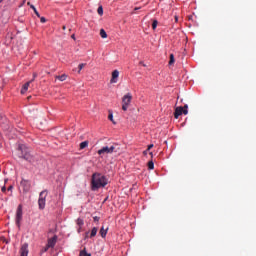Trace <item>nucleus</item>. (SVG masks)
Returning a JSON list of instances; mask_svg holds the SVG:
<instances>
[{
	"mask_svg": "<svg viewBox=\"0 0 256 256\" xmlns=\"http://www.w3.org/2000/svg\"><path fill=\"white\" fill-rule=\"evenodd\" d=\"M109 181L107 180V177L101 173H94L92 175L91 180V187L92 191H97L98 189H101L102 187H105Z\"/></svg>",
	"mask_w": 256,
	"mask_h": 256,
	"instance_id": "nucleus-1",
	"label": "nucleus"
},
{
	"mask_svg": "<svg viewBox=\"0 0 256 256\" xmlns=\"http://www.w3.org/2000/svg\"><path fill=\"white\" fill-rule=\"evenodd\" d=\"M18 151L20 153V159H24V161H28V163H35V157L31 155V150L25 144H19Z\"/></svg>",
	"mask_w": 256,
	"mask_h": 256,
	"instance_id": "nucleus-2",
	"label": "nucleus"
},
{
	"mask_svg": "<svg viewBox=\"0 0 256 256\" xmlns=\"http://www.w3.org/2000/svg\"><path fill=\"white\" fill-rule=\"evenodd\" d=\"M111 153H121V146L119 144H112L111 146H104L98 150L100 157L111 155Z\"/></svg>",
	"mask_w": 256,
	"mask_h": 256,
	"instance_id": "nucleus-3",
	"label": "nucleus"
},
{
	"mask_svg": "<svg viewBox=\"0 0 256 256\" xmlns=\"http://www.w3.org/2000/svg\"><path fill=\"white\" fill-rule=\"evenodd\" d=\"M48 195H49V192L47 190H43L39 194L38 207L41 211H43V209H45V203H46V199H47Z\"/></svg>",
	"mask_w": 256,
	"mask_h": 256,
	"instance_id": "nucleus-4",
	"label": "nucleus"
},
{
	"mask_svg": "<svg viewBox=\"0 0 256 256\" xmlns=\"http://www.w3.org/2000/svg\"><path fill=\"white\" fill-rule=\"evenodd\" d=\"M133 99V95L131 93H127L122 98V110L127 111L129 109V105H131V101Z\"/></svg>",
	"mask_w": 256,
	"mask_h": 256,
	"instance_id": "nucleus-5",
	"label": "nucleus"
},
{
	"mask_svg": "<svg viewBox=\"0 0 256 256\" xmlns=\"http://www.w3.org/2000/svg\"><path fill=\"white\" fill-rule=\"evenodd\" d=\"M23 220V207L21 205L18 206L16 211V225L17 227H21V221Z\"/></svg>",
	"mask_w": 256,
	"mask_h": 256,
	"instance_id": "nucleus-6",
	"label": "nucleus"
},
{
	"mask_svg": "<svg viewBox=\"0 0 256 256\" xmlns=\"http://www.w3.org/2000/svg\"><path fill=\"white\" fill-rule=\"evenodd\" d=\"M20 185L23 188L24 193H28L29 189H31V182H29V180L22 179Z\"/></svg>",
	"mask_w": 256,
	"mask_h": 256,
	"instance_id": "nucleus-7",
	"label": "nucleus"
},
{
	"mask_svg": "<svg viewBox=\"0 0 256 256\" xmlns=\"http://www.w3.org/2000/svg\"><path fill=\"white\" fill-rule=\"evenodd\" d=\"M29 255V244L24 243L20 248V256H28Z\"/></svg>",
	"mask_w": 256,
	"mask_h": 256,
	"instance_id": "nucleus-8",
	"label": "nucleus"
},
{
	"mask_svg": "<svg viewBox=\"0 0 256 256\" xmlns=\"http://www.w3.org/2000/svg\"><path fill=\"white\" fill-rule=\"evenodd\" d=\"M56 244H57V236H54L48 239V242H47L48 247L53 248L55 247Z\"/></svg>",
	"mask_w": 256,
	"mask_h": 256,
	"instance_id": "nucleus-9",
	"label": "nucleus"
},
{
	"mask_svg": "<svg viewBox=\"0 0 256 256\" xmlns=\"http://www.w3.org/2000/svg\"><path fill=\"white\" fill-rule=\"evenodd\" d=\"M118 78H119V70H114L112 72V78L110 80V83H117Z\"/></svg>",
	"mask_w": 256,
	"mask_h": 256,
	"instance_id": "nucleus-10",
	"label": "nucleus"
},
{
	"mask_svg": "<svg viewBox=\"0 0 256 256\" xmlns=\"http://www.w3.org/2000/svg\"><path fill=\"white\" fill-rule=\"evenodd\" d=\"M183 115V107H177L174 112L175 119H179Z\"/></svg>",
	"mask_w": 256,
	"mask_h": 256,
	"instance_id": "nucleus-11",
	"label": "nucleus"
},
{
	"mask_svg": "<svg viewBox=\"0 0 256 256\" xmlns=\"http://www.w3.org/2000/svg\"><path fill=\"white\" fill-rule=\"evenodd\" d=\"M33 80L29 81V82H26L23 86H22V89H21V94L22 95H25V93H27V91L29 90V86L31 85V82Z\"/></svg>",
	"mask_w": 256,
	"mask_h": 256,
	"instance_id": "nucleus-12",
	"label": "nucleus"
},
{
	"mask_svg": "<svg viewBox=\"0 0 256 256\" xmlns=\"http://www.w3.org/2000/svg\"><path fill=\"white\" fill-rule=\"evenodd\" d=\"M107 231H109V228H105V227H101L100 229V235L103 239H105V237H107Z\"/></svg>",
	"mask_w": 256,
	"mask_h": 256,
	"instance_id": "nucleus-13",
	"label": "nucleus"
},
{
	"mask_svg": "<svg viewBox=\"0 0 256 256\" xmlns=\"http://www.w3.org/2000/svg\"><path fill=\"white\" fill-rule=\"evenodd\" d=\"M86 147H89V141H84L80 143V149H85Z\"/></svg>",
	"mask_w": 256,
	"mask_h": 256,
	"instance_id": "nucleus-14",
	"label": "nucleus"
},
{
	"mask_svg": "<svg viewBox=\"0 0 256 256\" xmlns=\"http://www.w3.org/2000/svg\"><path fill=\"white\" fill-rule=\"evenodd\" d=\"M97 231H98L97 227L92 228L90 233V238L95 237V235H97Z\"/></svg>",
	"mask_w": 256,
	"mask_h": 256,
	"instance_id": "nucleus-15",
	"label": "nucleus"
},
{
	"mask_svg": "<svg viewBox=\"0 0 256 256\" xmlns=\"http://www.w3.org/2000/svg\"><path fill=\"white\" fill-rule=\"evenodd\" d=\"M100 37H102V39H107V32H105V29L100 30Z\"/></svg>",
	"mask_w": 256,
	"mask_h": 256,
	"instance_id": "nucleus-16",
	"label": "nucleus"
},
{
	"mask_svg": "<svg viewBox=\"0 0 256 256\" xmlns=\"http://www.w3.org/2000/svg\"><path fill=\"white\" fill-rule=\"evenodd\" d=\"M56 79H58L59 81H66L67 80V75L62 74L60 76H57Z\"/></svg>",
	"mask_w": 256,
	"mask_h": 256,
	"instance_id": "nucleus-17",
	"label": "nucleus"
},
{
	"mask_svg": "<svg viewBox=\"0 0 256 256\" xmlns=\"http://www.w3.org/2000/svg\"><path fill=\"white\" fill-rule=\"evenodd\" d=\"M148 169H150V170L155 169V163L153 162V160L148 162Z\"/></svg>",
	"mask_w": 256,
	"mask_h": 256,
	"instance_id": "nucleus-18",
	"label": "nucleus"
},
{
	"mask_svg": "<svg viewBox=\"0 0 256 256\" xmlns=\"http://www.w3.org/2000/svg\"><path fill=\"white\" fill-rule=\"evenodd\" d=\"M30 8L33 9V11H34V13H35V15H36L37 17H41V15L39 14V11H37V8H35L34 5H30Z\"/></svg>",
	"mask_w": 256,
	"mask_h": 256,
	"instance_id": "nucleus-19",
	"label": "nucleus"
},
{
	"mask_svg": "<svg viewBox=\"0 0 256 256\" xmlns=\"http://www.w3.org/2000/svg\"><path fill=\"white\" fill-rule=\"evenodd\" d=\"M173 63H175V55L170 54L169 65H173Z\"/></svg>",
	"mask_w": 256,
	"mask_h": 256,
	"instance_id": "nucleus-20",
	"label": "nucleus"
},
{
	"mask_svg": "<svg viewBox=\"0 0 256 256\" xmlns=\"http://www.w3.org/2000/svg\"><path fill=\"white\" fill-rule=\"evenodd\" d=\"M159 24V22L157 20H154L152 23V29L153 31H155V29H157V25Z\"/></svg>",
	"mask_w": 256,
	"mask_h": 256,
	"instance_id": "nucleus-21",
	"label": "nucleus"
},
{
	"mask_svg": "<svg viewBox=\"0 0 256 256\" xmlns=\"http://www.w3.org/2000/svg\"><path fill=\"white\" fill-rule=\"evenodd\" d=\"M77 225H78L79 227H83V225H84L83 219L78 218V219H77Z\"/></svg>",
	"mask_w": 256,
	"mask_h": 256,
	"instance_id": "nucleus-22",
	"label": "nucleus"
},
{
	"mask_svg": "<svg viewBox=\"0 0 256 256\" xmlns=\"http://www.w3.org/2000/svg\"><path fill=\"white\" fill-rule=\"evenodd\" d=\"M97 13L98 15H103V6H99L98 9H97Z\"/></svg>",
	"mask_w": 256,
	"mask_h": 256,
	"instance_id": "nucleus-23",
	"label": "nucleus"
},
{
	"mask_svg": "<svg viewBox=\"0 0 256 256\" xmlns=\"http://www.w3.org/2000/svg\"><path fill=\"white\" fill-rule=\"evenodd\" d=\"M108 119H109L110 121H112V123H115V121L113 120V113H112V112L109 113Z\"/></svg>",
	"mask_w": 256,
	"mask_h": 256,
	"instance_id": "nucleus-24",
	"label": "nucleus"
},
{
	"mask_svg": "<svg viewBox=\"0 0 256 256\" xmlns=\"http://www.w3.org/2000/svg\"><path fill=\"white\" fill-rule=\"evenodd\" d=\"M49 249H51L48 245H46V247L43 248V252L44 253H47V251H49Z\"/></svg>",
	"mask_w": 256,
	"mask_h": 256,
	"instance_id": "nucleus-25",
	"label": "nucleus"
},
{
	"mask_svg": "<svg viewBox=\"0 0 256 256\" xmlns=\"http://www.w3.org/2000/svg\"><path fill=\"white\" fill-rule=\"evenodd\" d=\"M80 255L81 256H87V255H89V253H87V251L83 250V251L80 252Z\"/></svg>",
	"mask_w": 256,
	"mask_h": 256,
	"instance_id": "nucleus-26",
	"label": "nucleus"
},
{
	"mask_svg": "<svg viewBox=\"0 0 256 256\" xmlns=\"http://www.w3.org/2000/svg\"><path fill=\"white\" fill-rule=\"evenodd\" d=\"M182 113H183V115H187L189 113V111L187 109L182 108Z\"/></svg>",
	"mask_w": 256,
	"mask_h": 256,
	"instance_id": "nucleus-27",
	"label": "nucleus"
},
{
	"mask_svg": "<svg viewBox=\"0 0 256 256\" xmlns=\"http://www.w3.org/2000/svg\"><path fill=\"white\" fill-rule=\"evenodd\" d=\"M83 67H85V64H79V66H78V69H79V71H81L82 69H83Z\"/></svg>",
	"mask_w": 256,
	"mask_h": 256,
	"instance_id": "nucleus-28",
	"label": "nucleus"
},
{
	"mask_svg": "<svg viewBox=\"0 0 256 256\" xmlns=\"http://www.w3.org/2000/svg\"><path fill=\"white\" fill-rule=\"evenodd\" d=\"M40 21H41L42 23H46V22H47V20L45 19V17H41V18H40Z\"/></svg>",
	"mask_w": 256,
	"mask_h": 256,
	"instance_id": "nucleus-29",
	"label": "nucleus"
},
{
	"mask_svg": "<svg viewBox=\"0 0 256 256\" xmlns=\"http://www.w3.org/2000/svg\"><path fill=\"white\" fill-rule=\"evenodd\" d=\"M153 149V144L148 145V148L146 150L151 151Z\"/></svg>",
	"mask_w": 256,
	"mask_h": 256,
	"instance_id": "nucleus-30",
	"label": "nucleus"
},
{
	"mask_svg": "<svg viewBox=\"0 0 256 256\" xmlns=\"http://www.w3.org/2000/svg\"><path fill=\"white\" fill-rule=\"evenodd\" d=\"M1 191H2V193H5V191H7V188H6L5 186H3V187L1 188Z\"/></svg>",
	"mask_w": 256,
	"mask_h": 256,
	"instance_id": "nucleus-31",
	"label": "nucleus"
},
{
	"mask_svg": "<svg viewBox=\"0 0 256 256\" xmlns=\"http://www.w3.org/2000/svg\"><path fill=\"white\" fill-rule=\"evenodd\" d=\"M183 109H186V110H188L189 109V105H184V107H183Z\"/></svg>",
	"mask_w": 256,
	"mask_h": 256,
	"instance_id": "nucleus-32",
	"label": "nucleus"
},
{
	"mask_svg": "<svg viewBox=\"0 0 256 256\" xmlns=\"http://www.w3.org/2000/svg\"><path fill=\"white\" fill-rule=\"evenodd\" d=\"M140 65H143V67H147V65L143 63V61L140 62Z\"/></svg>",
	"mask_w": 256,
	"mask_h": 256,
	"instance_id": "nucleus-33",
	"label": "nucleus"
},
{
	"mask_svg": "<svg viewBox=\"0 0 256 256\" xmlns=\"http://www.w3.org/2000/svg\"><path fill=\"white\" fill-rule=\"evenodd\" d=\"M147 153H149V150H145V151L143 152V155H147Z\"/></svg>",
	"mask_w": 256,
	"mask_h": 256,
	"instance_id": "nucleus-34",
	"label": "nucleus"
},
{
	"mask_svg": "<svg viewBox=\"0 0 256 256\" xmlns=\"http://www.w3.org/2000/svg\"><path fill=\"white\" fill-rule=\"evenodd\" d=\"M71 39H73L75 41V34L71 35Z\"/></svg>",
	"mask_w": 256,
	"mask_h": 256,
	"instance_id": "nucleus-35",
	"label": "nucleus"
},
{
	"mask_svg": "<svg viewBox=\"0 0 256 256\" xmlns=\"http://www.w3.org/2000/svg\"><path fill=\"white\" fill-rule=\"evenodd\" d=\"M94 221H99V217L95 216Z\"/></svg>",
	"mask_w": 256,
	"mask_h": 256,
	"instance_id": "nucleus-36",
	"label": "nucleus"
},
{
	"mask_svg": "<svg viewBox=\"0 0 256 256\" xmlns=\"http://www.w3.org/2000/svg\"><path fill=\"white\" fill-rule=\"evenodd\" d=\"M13 189V186L8 187V191H11Z\"/></svg>",
	"mask_w": 256,
	"mask_h": 256,
	"instance_id": "nucleus-37",
	"label": "nucleus"
},
{
	"mask_svg": "<svg viewBox=\"0 0 256 256\" xmlns=\"http://www.w3.org/2000/svg\"><path fill=\"white\" fill-rule=\"evenodd\" d=\"M62 29H63V31H65V29H67V27H66V26H63Z\"/></svg>",
	"mask_w": 256,
	"mask_h": 256,
	"instance_id": "nucleus-38",
	"label": "nucleus"
},
{
	"mask_svg": "<svg viewBox=\"0 0 256 256\" xmlns=\"http://www.w3.org/2000/svg\"><path fill=\"white\" fill-rule=\"evenodd\" d=\"M88 235H89V232L86 233V239H87V237H89Z\"/></svg>",
	"mask_w": 256,
	"mask_h": 256,
	"instance_id": "nucleus-39",
	"label": "nucleus"
},
{
	"mask_svg": "<svg viewBox=\"0 0 256 256\" xmlns=\"http://www.w3.org/2000/svg\"><path fill=\"white\" fill-rule=\"evenodd\" d=\"M151 157H153V152H150Z\"/></svg>",
	"mask_w": 256,
	"mask_h": 256,
	"instance_id": "nucleus-40",
	"label": "nucleus"
},
{
	"mask_svg": "<svg viewBox=\"0 0 256 256\" xmlns=\"http://www.w3.org/2000/svg\"><path fill=\"white\" fill-rule=\"evenodd\" d=\"M28 5H30V6H31V2H28Z\"/></svg>",
	"mask_w": 256,
	"mask_h": 256,
	"instance_id": "nucleus-41",
	"label": "nucleus"
},
{
	"mask_svg": "<svg viewBox=\"0 0 256 256\" xmlns=\"http://www.w3.org/2000/svg\"><path fill=\"white\" fill-rule=\"evenodd\" d=\"M86 256H91V254H86Z\"/></svg>",
	"mask_w": 256,
	"mask_h": 256,
	"instance_id": "nucleus-42",
	"label": "nucleus"
},
{
	"mask_svg": "<svg viewBox=\"0 0 256 256\" xmlns=\"http://www.w3.org/2000/svg\"><path fill=\"white\" fill-rule=\"evenodd\" d=\"M3 2V0H0V3H2Z\"/></svg>",
	"mask_w": 256,
	"mask_h": 256,
	"instance_id": "nucleus-43",
	"label": "nucleus"
},
{
	"mask_svg": "<svg viewBox=\"0 0 256 256\" xmlns=\"http://www.w3.org/2000/svg\"><path fill=\"white\" fill-rule=\"evenodd\" d=\"M28 99H31V96H29Z\"/></svg>",
	"mask_w": 256,
	"mask_h": 256,
	"instance_id": "nucleus-44",
	"label": "nucleus"
}]
</instances>
